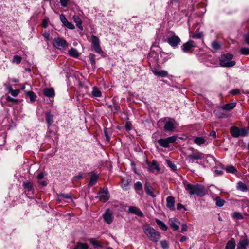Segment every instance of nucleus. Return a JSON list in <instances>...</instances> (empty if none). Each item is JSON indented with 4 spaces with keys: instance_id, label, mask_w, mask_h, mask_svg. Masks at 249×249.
<instances>
[{
    "instance_id": "1",
    "label": "nucleus",
    "mask_w": 249,
    "mask_h": 249,
    "mask_svg": "<svg viewBox=\"0 0 249 249\" xmlns=\"http://www.w3.org/2000/svg\"><path fill=\"white\" fill-rule=\"evenodd\" d=\"M186 190L191 195H196L198 196L203 197L208 193V190L202 184L196 183L192 184L188 182L184 183Z\"/></svg>"
},
{
    "instance_id": "2",
    "label": "nucleus",
    "mask_w": 249,
    "mask_h": 249,
    "mask_svg": "<svg viewBox=\"0 0 249 249\" xmlns=\"http://www.w3.org/2000/svg\"><path fill=\"white\" fill-rule=\"evenodd\" d=\"M142 229L144 233L151 241L157 242L160 238V233L149 225H144Z\"/></svg>"
},
{
    "instance_id": "3",
    "label": "nucleus",
    "mask_w": 249,
    "mask_h": 249,
    "mask_svg": "<svg viewBox=\"0 0 249 249\" xmlns=\"http://www.w3.org/2000/svg\"><path fill=\"white\" fill-rule=\"evenodd\" d=\"M233 55L230 53H225L221 55L219 57V64L222 67H232L234 66L236 62L232 60Z\"/></svg>"
},
{
    "instance_id": "4",
    "label": "nucleus",
    "mask_w": 249,
    "mask_h": 249,
    "mask_svg": "<svg viewBox=\"0 0 249 249\" xmlns=\"http://www.w3.org/2000/svg\"><path fill=\"white\" fill-rule=\"evenodd\" d=\"M164 124V129L166 131H173L175 129V120L170 118H164L158 122L159 127Z\"/></svg>"
},
{
    "instance_id": "5",
    "label": "nucleus",
    "mask_w": 249,
    "mask_h": 249,
    "mask_svg": "<svg viewBox=\"0 0 249 249\" xmlns=\"http://www.w3.org/2000/svg\"><path fill=\"white\" fill-rule=\"evenodd\" d=\"M231 135L235 138L240 136L244 137L247 136L249 134V130L244 128H239L236 126H231L230 128Z\"/></svg>"
},
{
    "instance_id": "6",
    "label": "nucleus",
    "mask_w": 249,
    "mask_h": 249,
    "mask_svg": "<svg viewBox=\"0 0 249 249\" xmlns=\"http://www.w3.org/2000/svg\"><path fill=\"white\" fill-rule=\"evenodd\" d=\"M169 33L170 35L168 37L167 42L171 47L173 48L177 47L178 44H180L181 39L176 35L174 32L170 31Z\"/></svg>"
},
{
    "instance_id": "7",
    "label": "nucleus",
    "mask_w": 249,
    "mask_h": 249,
    "mask_svg": "<svg viewBox=\"0 0 249 249\" xmlns=\"http://www.w3.org/2000/svg\"><path fill=\"white\" fill-rule=\"evenodd\" d=\"M177 138L175 136L167 137L164 139H160L157 141L159 144L164 148H168L169 144L173 143L176 141Z\"/></svg>"
},
{
    "instance_id": "8",
    "label": "nucleus",
    "mask_w": 249,
    "mask_h": 249,
    "mask_svg": "<svg viewBox=\"0 0 249 249\" xmlns=\"http://www.w3.org/2000/svg\"><path fill=\"white\" fill-rule=\"evenodd\" d=\"M53 44L54 47L59 50H65L68 47L66 41L59 37L54 38L53 41Z\"/></svg>"
},
{
    "instance_id": "9",
    "label": "nucleus",
    "mask_w": 249,
    "mask_h": 249,
    "mask_svg": "<svg viewBox=\"0 0 249 249\" xmlns=\"http://www.w3.org/2000/svg\"><path fill=\"white\" fill-rule=\"evenodd\" d=\"M195 47L196 45L194 41L190 40L186 43H183L181 46V49L184 53H191L193 52Z\"/></svg>"
},
{
    "instance_id": "10",
    "label": "nucleus",
    "mask_w": 249,
    "mask_h": 249,
    "mask_svg": "<svg viewBox=\"0 0 249 249\" xmlns=\"http://www.w3.org/2000/svg\"><path fill=\"white\" fill-rule=\"evenodd\" d=\"M91 43L93 47L96 52L98 53H101L103 51L100 46V41L99 38L94 35H91Z\"/></svg>"
},
{
    "instance_id": "11",
    "label": "nucleus",
    "mask_w": 249,
    "mask_h": 249,
    "mask_svg": "<svg viewBox=\"0 0 249 249\" xmlns=\"http://www.w3.org/2000/svg\"><path fill=\"white\" fill-rule=\"evenodd\" d=\"M99 200L103 202H107L109 198V195L107 189H101L98 193Z\"/></svg>"
},
{
    "instance_id": "12",
    "label": "nucleus",
    "mask_w": 249,
    "mask_h": 249,
    "mask_svg": "<svg viewBox=\"0 0 249 249\" xmlns=\"http://www.w3.org/2000/svg\"><path fill=\"white\" fill-rule=\"evenodd\" d=\"M112 104L107 105V107L110 109L111 112L113 113H118L120 111V104L117 102L115 98L112 100Z\"/></svg>"
},
{
    "instance_id": "13",
    "label": "nucleus",
    "mask_w": 249,
    "mask_h": 249,
    "mask_svg": "<svg viewBox=\"0 0 249 249\" xmlns=\"http://www.w3.org/2000/svg\"><path fill=\"white\" fill-rule=\"evenodd\" d=\"M204 154L197 150L187 156L186 158L194 160H199L204 158Z\"/></svg>"
},
{
    "instance_id": "14",
    "label": "nucleus",
    "mask_w": 249,
    "mask_h": 249,
    "mask_svg": "<svg viewBox=\"0 0 249 249\" xmlns=\"http://www.w3.org/2000/svg\"><path fill=\"white\" fill-rule=\"evenodd\" d=\"M104 221L108 224H111L113 220V213L109 209H107L103 215Z\"/></svg>"
},
{
    "instance_id": "15",
    "label": "nucleus",
    "mask_w": 249,
    "mask_h": 249,
    "mask_svg": "<svg viewBox=\"0 0 249 249\" xmlns=\"http://www.w3.org/2000/svg\"><path fill=\"white\" fill-rule=\"evenodd\" d=\"M249 245V239L246 236H242L237 245V249H246Z\"/></svg>"
},
{
    "instance_id": "16",
    "label": "nucleus",
    "mask_w": 249,
    "mask_h": 249,
    "mask_svg": "<svg viewBox=\"0 0 249 249\" xmlns=\"http://www.w3.org/2000/svg\"><path fill=\"white\" fill-rule=\"evenodd\" d=\"M128 213L135 214L139 217H143L144 215L140 209L135 206H130L128 209Z\"/></svg>"
},
{
    "instance_id": "17",
    "label": "nucleus",
    "mask_w": 249,
    "mask_h": 249,
    "mask_svg": "<svg viewBox=\"0 0 249 249\" xmlns=\"http://www.w3.org/2000/svg\"><path fill=\"white\" fill-rule=\"evenodd\" d=\"M169 223L174 231H177L179 229L180 223L178 219L175 218L170 219Z\"/></svg>"
},
{
    "instance_id": "18",
    "label": "nucleus",
    "mask_w": 249,
    "mask_h": 249,
    "mask_svg": "<svg viewBox=\"0 0 249 249\" xmlns=\"http://www.w3.org/2000/svg\"><path fill=\"white\" fill-rule=\"evenodd\" d=\"M144 190L145 193L150 196L152 197H156V196L154 194V188L151 186L149 182H146L144 186Z\"/></svg>"
},
{
    "instance_id": "19",
    "label": "nucleus",
    "mask_w": 249,
    "mask_h": 249,
    "mask_svg": "<svg viewBox=\"0 0 249 249\" xmlns=\"http://www.w3.org/2000/svg\"><path fill=\"white\" fill-rule=\"evenodd\" d=\"M175 198L172 196H169L166 198V206L171 211L175 210Z\"/></svg>"
},
{
    "instance_id": "20",
    "label": "nucleus",
    "mask_w": 249,
    "mask_h": 249,
    "mask_svg": "<svg viewBox=\"0 0 249 249\" xmlns=\"http://www.w3.org/2000/svg\"><path fill=\"white\" fill-rule=\"evenodd\" d=\"M224 110L222 109H218L214 111V114L218 118H226L229 117V115L224 111Z\"/></svg>"
},
{
    "instance_id": "21",
    "label": "nucleus",
    "mask_w": 249,
    "mask_h": 249,
    "mask_svg": "<svg viewBox=\"0 0 249 249\" xmlns=\"http://www.w3.org/2000/svg\"><path fill=\"white\" fill-rule=\"evenodd\" d=\"M148 166L149 170L151 172H154L155 170L159 172L160 170L159 164L155 160H153L152 162L148 163Z\"/></svg>"
},
{
    "instance_id": "22",
    "label": "nucleus",
    "mask_w": 249,
    "mask_h": 249,
    "mask_svg": "<svg viewBox=\"0 0 249 249\" xmlns=\"http://www.w3.org/2000/svg\"><path fill=\"white\" fill-rule=\"evenodd\" d=\"M45 118L47 126L49 128L53 122L54 116L51 113L50 111H46L45 112Z\"/></svg>"
},
{
    "instance_id": "23",
    "label": "nucleus",
    "mask_w": 249,
    "mask_h": 249,
    "mask_svg": "<svg viewBox=\"0 0 249 249\" xmlns=\"http://www.w3.org/2000/svg\"><path fill=\"white\" fill-rule=\"evenodd\" d=\"M44 95L48 97H53L55 95L54 90L53 88H45L43 90Z\"/></svg>"
},
{
    "instance_id": "24",
    "label": "nucleus",
    "mask_w": 249,
    "mask_h": 249,
    "mask_svg": "<svg viewBox=\"0 0 249 249\" xmlns=\"http://www.w3.org/2000/svg\"><path fill=\"white\" fill-rule=\"evenodd\" d=\"M72 19L76 23L77 27L81 31H82L83 30V28L82 26V21L81 18L78 16L74 15L72 17Z\"/></svg>"
},
{
    "instance_id": "25",
    "label": "nucleus",
    "mask_w": 249,
    "mask_h": 249,
    "mask_svg": "<svg viewBox=\"0 0 249 249\" xmlns=\"http://www.w3.org/2000/svg\"><path fill=\"white\" fill-rule=\"evenodd\" d=\"M72 194L71 193L69 194H63V193H60L59 194H58V200L59 201H61L62 200L64 199H72Z\"/></svg>"
},
{
    "instance_id": "26",
    "label": "nucleus",
    "mask_w": 249,
    "mask_h": 249,
    "mask_svg": "<svg viewBox=\"0 0 249 249\" xmlns=\"http://www.w3.org/2000/svg\"><path fill=\"white\" fill-rule=\"evenodd\" d=\"M152 72L155 75L161 77H165L168 75L167 71L163 70L158 71L156 70H153Z\"/></svg>"
},
{
    "instance_id": "27",
    "label": "nucleus",
    "mask_w": 249,
    "mask_h": 249,
    "mask_svg": "<svg viewBox=\"0 0 249 249\" xmlns=\"http://www.w3.org/2000/svg\"><path fill=\"white\" fill-rule=\"evenodd\" d=\"M89 245L87 243H83L78 242L75 245L73 249H89Z\"/></svg>"
},
{
    "instance_id": "28",
    "label": "nucleus",
    "mask_w": 249,
    "mask_h": 249,
    "mask_svg": "<svg viewBox=\"0 0 249 249\" xmlns=\"http://www.w3.org/2000/svg\"><path fill=\"white\" fill-rule=\"evenodd\" d=\"M98 179V176L97 175H93L91 176V177L90 178L89 182L88 184V186L89 187H91L93 186L94 184H95L97 181V180Z\"/></svg>"
},
{
    "instance_id": "29",
    "label": "nucleus",
    "mask_w": 249,
    "mask_h": 249,
    "mask_svg": "<svg viewBox=\"0 0 249 249\" xmlns=\"http://www.w3.org/2000/svg\"><path fill=\"white\" fill-rule=\"evenodd\" d=\"M236 103L235 102L227 104L222 107V109L224 110H232L235 106Z\"/></svg>"
},
{
    "instance_id": "30",
    "label": "nucleus",
    "mask_w": 249,
    "mask_h": 249,
    "mask_svg": "<svg viewBox=\"0 0 249 249\" xmlns=\"http://www.w3.org/2000/svg\"><path fill=\"white\" fill-rule=\"evenodd\" d=\"M235 241L233 238H231L229 240L225 247V249H235Z\"/></svg>"
},
{
    "instance_id": "31",
    "label": "nucleus",
    "mask_w": 249,
    "mask_h": 249,
    "mask_svg": "<svg viewBox=\"0 0 249 249\" xmlns=\"http://www.w3.org/2000/svg\"><path fill=\"white\" fill-rule=\"evenodd\" d=\"M194 142L198 145H201L206 142V140L203 137H196L194 140Z\"/></svg>"
},
{
    "instance_id": "32",
    "label": "nucleus",
    "mask_w": 249,
    "mask_h": 249,
    "mask_svg": "<svg viewBox=\"0 0 249 249\" xmlns=\"http://www.w3.org/2000/svg\"><path fill=\"white\" fill-rule=\"evenodd\" d=\"M131 180L128 178H123L122 179V187L124 190H127Z\"/></svg>"
},
{
    "instance_id": "33",
    "label": "nucleus",
    "mask_w": 249,
    "mask_h": 249,
    "mask_svg": "<svg viewBox=\"0 0 249 249\" xmlns=\"http://www.w3.org/2000/svg\"><path fill=\"white\" fill-rule=\"evenodd\" d=\"M26 95L30 98L31 102H34L36 101L37 97L36 94L32 91H27L25 92Z\"/></svg>"
},
{
    "instance_id": "34",
    "label": "nucleus",
    "mask_w": 249,
    "mask_h": 249,
    "mask_svg": "<svg viewBox=\"0 0 249 249\" xmlns=\"http://www.w3.org/2000/svg\"><path fill=\"white\" fill-rule=\"evenodd\" d=\"M237 189L242 192H246L248 190L247 186L241 181L238 183Z\"/></svg>"
},
{
    "instance_id": "35",
    "label": "nucleus",
    "mask_w": 249,
    "mask_h": 249,
    "mask_svg": "<svg viewBox=\"0 0 249 249\" xmlns=\"http://www.w3.org/2000/svg\"><path fill=\"white\" fill-rule=\"evenodd\" d=\"M203 33L202 32H199L196 30L191 37L195 39H201L203 38Z\"/></svg>"
},
{
    "instance_id": "36",
    "label": "nucleus",
    "mask_w": 249,
    "mask_h": 249,
    "mask_svg": "<svg viewBox=\"0 0 249 249\" xmlns=\"http://www.w3.org/2000/svg\"><path fill=\"white\" fill-rule=\"evenodd\" d=\"M92 94L94 97H100L102 96L101 92L97 87H94L93 88Z\"/></svg>"
},
{
    "instance_id": "37",
    "label": "nucleus",
    "mask_w": 249,
    "mask_h": 249,
    "mask_svg": "<svg viewBox=\"0 0 249 249\" xmlns=\"http://www.w3.org/2000/svg\"><path fill=\"white\" fill-rule=\"evenodd\" d=\"M69 54L70 56L77 58L79 56V54L77 50L75 48H71L69 51Z\"/></svg>"
},
{
    "instance_id": "38",
    "label": "nucleus",
    "mask_w": 249,
    "mask_h": 249,
    "mask_svg": "<svg viewBox=\"0 0 249 249\" xmlns=\"http://www.w3.org/2000/svg\"><path fill=\"white\" fill-rule=\"evenodd\" d=\"M23 186L26 191L30 192L33 190V184L30 182H23Z\"/></svg>"
},
{
    "instance_id": "39",
    "label": "nucleus",
    "mask_w": 249,
    "mask_h": 249,
    "mask_svg": "<svg viewBox=\"0 0 249 249\" xmlns=\"http://www.w3.org/2000/svg\"><path fill=\"white\" fill-rule=\"evenodd\" d=\"M156 222L159 227L162 230L166 231L167 230V226L162 221L157 219L156 220Z\"/></svg>"
},
{
    "instance_id": "40",
    "label": "nucleus",
    "mask_w": 249,
    "mask_h": 249,
    "mask_svg": "<svg viewBox=\"0 0 249 249\" xmlns=\"http://www.w3.org/2000/svg\"><path fill=\"white\" fill-rule=\"evenodd\" d=\"M7 89L9 93L13 96H17L20 92V90L19 89H17L16 90H14L12 88L11 86H9L7 88Z\"/></svg>"
},
{
    "instance_id": "41",
    "label": "nucleus",
    "mask_w": 249,
    "mask_h": 249,
    "mask_svg": "<svg viewBox=\"0 0 249 249\" xmlns=\"http://www.w3.org/2000/svg\"><path fill=\"white\" fill-rule=\"evenodd\" d=\"M216 205L218 207H222L224 205L225 203V201L221 199L219 196H217L215 198Z\"/></svg>"
},
{
    "instance_id": "42",
    "label": "nucleus",
    "mask_w": 249,
    "mask_h": 249,
    "mask_svg": "<svg viewBox=\"0 0 249 249\" xmlns=\"http://www.w3.org/2000/svg\"><path fill=\"white\" fill-rule=\"evenodd\" d=\"M225 170L227 173H235L237 172V170L235 167L232 165H229L227 166Z\"/></svg>"
},
{
    "instance_id": "43",
    "label": "nucleus",
    "mask_w": 249,
    "mask_h": 249,
    "mask_svg": "<svg viewBox=\"0 0 249 249\" xmlns=\"http://www.w3.org/2000/svg\"><path fill=\"white\" fill-rule=\"evenodd\" d=\"M142 183L138 181L134 184V189L137 193H139L138 191H142Z\"/></svg>"
},
{
    "instance_id": "44",
    "label": "nucleus",
    "mask_w": 249,
    "mask_h": 249,
    "mask_svg": "<svg viewBox=\"0 0 249 249\" xmlns=\"http://www.w3.org/2000/svg\"><path fill=\"white\" fill-rule=\"evenodd\" d=\"M212 48L215 51H217L221 48V45L217 41H214L212 43Z\"/></svg>"
},
{
    "instance_id": "45",
    "label": "nucleus",
    "mask_w": 249,
    "mask_h": 249,
    "mask_svg": "<svg viewBox=\"0 0 249 249\" xmlns=\"http://www.w3.org/2000/svg\"><path fill=\"white\" fill-rule=\"evenodd\" d=\"M89 60L92 66H94L96 63L95 55L93 53H90L89 55Z\"/></svg>"
},
{
    "instance_id": "46",
    "label": "nucleus",
    "mask_w": 249,
    "mask_h": 249,
    "mask_svg": "<svg viewBox=\"0 0 249 249\" xmlns=\"http://www.w3.org/2000/svg\"><path fill=\"white\" fill-rule=\"evenodd\" d=\"M21 60L22 58L21 56L18 55H15L13 56V62L18 64L20 63Z\"/></svg>"
},
{
    "instance_id": "47",
    "label": "nucleus",
    "mask_w": 249,
    "mask_h": 249,
    "mask_svg": "<svg viewBox=\"0 0 249 249\" xmlns=\"http://www.w3.org/2000/svg\"><path fill=\"white\" fill-rule=\"evenodd\" d=\"M89 242L95 247H102L101 244L98 241L93 238L89 239Z\"/></svg>"
},
{
    "instance_id": "48",
    "label": "nucleus",
    "mask_w": 249,
    "mask_h": 249,
    "mask_svg": "<svg viewBox=\"0 0 249 249\" xmlns=\"http://www.w3.org/2000/svg\"><path fill=\"white\" fill-rule=\"evenodd\" d=\"M6 100L7 102H12L16 104H18L19 102V100L18 99L13 98L9 95L6 97Z\"/></svg>"
},
{
    "instance_id": "49",
    "label": "nucleus",
    "mask_w": 249,
    "mask_h": 249,
    "mask_svg": "<svg viewBox=\"0 0 249 249\" xmlns=\"http://www.w3.org/2000/svg\"><path fill=\"white\" fill-rule=\"evenodd\" d=\"M233 217L238 220H241L243 218V216L242 215V214L237 212H235L233 213Z\"/></svg>"
},
{
    "instance_id": "50",
    "label": "nucleus",
    "mask_w": 249,
    "mask_h": 249,
    "mask_svg": "<svg viewBox=\"0 0 249 249\" xmlns=\"http://www.w3.org/2000/svg\"><path fill=\"white\" fill-rule=\"evenodd\" d=\"M240 52L242 54L248 55L249 54V48H242L240 49Z\"/></svg>"
},
{
    "instance_id": "51",
    "label": "nucleus",
    "mask_w": 249,
    "mask_h": 249,
    "mask_svg": "<svg viewBox=\"0 0 249 249\" xmlns=\"http://www.w3.org/2000/svg\"><path fill=\"white\" fill-rule=\"evenodd\" d=\"M160 244L162 248L167 249L169 248V244L167 241L162 240L160 242Z\"/></svg>"
},
{
    "instance_id": "52",
    "label": "nucleus",
    "mask_w": 249,
    "mask_h": 249,
    "mask_svg": "<svg viewBox=\"0 0 249 249\" xmlns=\"http://www.w3.org/2000/svg\"><path fill=\"white\" fill-rule=\"evenodd\" d=\"M64 25L70 29H74L75 28L74 25L71 22L67 21Z\"/></svg>"
},
{
    "instance_id": "53",
    "label": "nucleus",
    "mask_w": 249,
    "mask_h": 249,
    "mask_svg": "<svg viewBox=\"0 0 249 249\" xmlns=\"http://www.w3.org/2000/svg\"><path fill=\"white\" fill-rule=\"evenodd\" d=\"M167 164L168 166L173 170H177L176 166L171 161L167 160Z\"/></svg>"
},
{
    "instance_id": "54",
    "label": "nucleus",
    "mask_w": 249,
    "mask_h": 249,
    "mask_svg": "<svg viewBox=\"0 0 249 249\" xmlns=\"http://www.w3.org/2000/svg\"><path fill=\"white\" fill-rule=\"evenodd\" d=\"M70 0H60V3L61 5L63 7H66L67 6L68 2Z\"/></svg>"
},
{
    "instance_id": "55",
    "label": "nucleus",
    "mask_w": 249,
    "mask_h": 249,
    "mask_svg": "<svg viewBox=\"0 0 249 249\" xmlns=\"http://www.w3.org/2000/svg\"><path fill=\"white\" fill-rule=\"evenodd\" d=\"M60 19L64 25L68 21L65 16L63 14H61L60 15Z\"/></svg>"
},
{
    "instance_id": "56",
    "label": "nucleus",
    "mask_w": 249,
    "mask_h": 249,
    "mask_svg": "<svg viewBox=\"0 0 249 249\" xmlns=\"http://www.w3.org/2000/svg\"><path fill=\"white\" fill-rule=\"evenodd\" d=\"M230 93L233 95H236L241 93L240 90L238 89H234L230 91Z\"/></svg>"
},
{
    "instance_id": "57",
    "label": "nucleus",
    "mask_w": 249,
    "mask_h": 249,
    "mask_svg": "<svg viewBox=\"0 0 249 249\" xmlns=\"http://www.w3.org/2000/svg\"><path fill=\"white\" fill-rule=\"evenodd\" d=\"M244 37L245 43L249 45V31L248 33L244 36Z\"/></svg>"
},
{
    "instance_id": "58",
    "label": "nucleus",
    "mask_w": 249,
    "mask_h": 249,
    "mask_svg": "<svg viewBox=\"0 0 249 249\" xmlns=\"http://www.w3.org/2000/svg\"><path fill=\"white\" fill-rule=\"evenodd\" d=\"M181 227V231H187L188 226L186 224H183Z\"/></svg>"
},
{
    "instance_id": "59",
    "label": "nucleus",
    "mask_w": 249,
    "mask_h": 249,
    "mask_svg": "<svg viewBox=\"0 0 249 249\" xmlns=\"http://www.w3.org/2000/svg\"><path fill=\"white\" fill-rule=\"evenodd\" d=\"M48 19H44L43 20L42 26L46 28L48 26Z\"/></svg>"
},
{
    "instance_id": "60",
    "label": "nucleus",
    "mask_w": 249,
    "mask_h": 249,
    "mask_svg": "<svg viewBox=\"0 0 249 249\" xmlns=\"http://www.w3.org/2000/svg\"><path fill=\"white\" fill-rule=\"evenodd\" d=\"M44 174L43 173H39L37 176V178L38 179V180H41L42 179L43 177H44Z\"/></svg>"
},
{
    "instance_id": "61",
    "label": "nucleus",
    "mask_w": 249,
    "mask_h": 249,
    "mask_svg": "<svg viewBox=\"0 0 249 249\" xmlns=\"http://www.w3.org/2000/svg\"><path fill=\"white\" fill-rule=\"evenodd\" d=\"M177 206L178 210H180L181 208H183L185 209V210H186V209L184 207V206L180 203H178Z\"/></svg>"
},
{
    "instance_id": "62",
    "label": "nucleus",
    "mask_w": 249,
    "mask_h": 249,
    "mask_svg": "<svg viewBox=\"0 0 249 249\" xmlns=\"http://www.w3.org/2000/svg\"><path fill=\"white\" fill-rule=\"evenodd\" d=\"M210 135L211 136H212V137H213V138H215L216 137V132L214 131H212L210 134Z\"/></svg>"
},
{
    "instance_id": "63",
    "label": "nucleus",
    "mask_w": 249,
    "mask_h": 249,
    "mask_svg": "<svg viewBox=\"0 0 249 249\" xmlns=\"http://www.w3.org/2000/svg\"><path fill=\"white\" fill-rule=\"evenodd\" d=\"M82 178V174L79 173L78 176L74 177L76 179H81Z\"/></svg>"
},
{
    "instance_id": "64",
    "label": "nucleus",
    "mask_w": 249,
    "mask_h": 249,
    "mask_svg": "<svg viewBox=\"0 0 249 249\" xmlns=\"http://www.w3.org/2000/svg\"><path fill=\"white\" fill-rule=\"evenodd\" d=\"M50 36V34L48 32H46L44 34H43V36L46 38V39H48L49 38V37Z\"/></svg>"
}]
</instances>
